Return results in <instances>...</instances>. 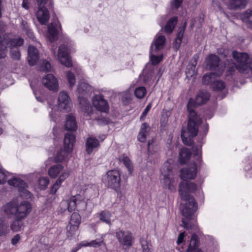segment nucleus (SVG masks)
Returning a JSON list of instances; mask_svg holds the SVG:
<instances>
[{"mask_svg":"<svg viewBox=\"0 0 252 252\" xmlns=\"http://www.w3.org/2000/svg\"><path fill=\"white\" fill-rule=\"evenodd\" d=\"M42 84L51 91L56 92L59 90L58 79L52 74H48L43 78Z\"/></svg>","mask_w":252,"mask_h":252,"instance_id":"18","label":"nucleus"},{"mask_svg":"<svg viewBox=\"0 0 252 252\" xmlns=\"http://www.w3.org/2000/svg\"><path fill=\"white\" fill-rule=\"evenodd\" d=\"M166 42V38L164 35L157 34L150 47V50L160 51L164 47Z\"/></svg>","mask_w":252,"mask_h":252,"instance_id":"20","label":"nucleus"},{"mask_svg":"<svg viewBox=\"0 0 252 252\" xmlns=\"http://www.w3.org/2000/svg\"><path fill=\"white\" fill-rule=\"evenodd\" d=\"M97 191V187L94 184L85 185L81 189V194L87 198L95 194Z\"/></svg>","mask_w":252,"mask_h":252,"instance_id":"24","label":"nucleus"},{"mask_svg":"<svg viewBox=\"0 0 252 252\" xmlns=\"http://www.w3.org/2000/svg\"><path fill=\"white\" fill-rule=\"evenodd\" d=\"M151 107H152V104L151 103H149L146 107L145 109H144L143 112L142 113V114L141 115V119L146 117V116L147 115V113L149 111L150 109L151 108Z\"/></svg>","mask_w":252,"mask_h":252,"instance_id":"61","label":"nucleus"},{"mask_svg":"<svg viewBox=\"0 0 252 252\" xmlns=\"http://www.w3.org/2000/svg\"><path fill=\"white\" fill-rule=\"evenodd\" d=\"M192 152L196 161H191L187 167L181 170L180 177L183 180L194 179L196 175L197 168L201 162V146L193 147Z\"/></svg>","mask_w":252,"mask_h":252,"instance_id":"6","label":"nucleus"},{"mask_svg":"<svg viewBox=\"0 0 252 252\" xmlns=\"http://www.w3.org/2000/svg\"><path fill=\"white\" fill-rule=\"evenodd\" d=\"M120 162H122L127 168L128 172L131 174L133 171V166L129 159L127 157H123L119 158Z\"/></svg>","mask_w":252,"mask_h":252,"instance_id":"46","label":"nucleus"},{"mask_svg":"<svg viewBox=\"0 0 252 252\" xmlns=\"http://www.w3.org/2000/svg\"><path fill=\"white\" fill-rule=\"evenodd\" d=\"M23 42V39L20 37L9 40V48L10 49V55L13 59H20L21 54L18 47L21 46Z\"/></svg>","mask_w":252,"mask_h":252,"instance_id":"16","label":"nucleus"},{"mask_svg":"<svg viewBox=\"0 0 252 252\" xmlns=\"http://www.w3.org/2000/svg\"><path fill=\"white\" fill-rule=\"evenodd\" d=\"M86 199L81 194H77L71 196L68 200H63L60 204L59 212H64L66 209L69 212L77 210L81 211L84 210L87 206Z\"/></svg>","mask_w":252,"mask_h":252,"instance_id":"7","label":"nucleus"},{"mask_svg":"<svg viewBox=\"0 0 252 252\" xmlns=\"http://www.w3.org/2000/svg\"><path fill=\"white\" fill-rule=\"evenodd\" d=\"M61 30V25L59 21L50 24L48 26L47 37L51 42H54L58 39L59 31Z\"/></svg>","mask_w":252,"mask_h":252,"instance_id":"19","label":"nucleus"},{"mask_svg":"<svg viewBox=\"0 0 252 252\" xmlns=\"http://www.w3.org/2000/svg\"><path fill=\"white\" fill-rule=\"evenodd\" d=\"M121 173L118 170L107 171L102 178V181L105 186L117 190L121 186Z\"/></svg>","mask_w":252,"mask_h":252,"instance_id":"9","label":"nucleus"},{"mask_svg":"<svg viewBox=\"0 0 252 252\" xmlns=\"http://www.w3.org/2000/svg\"><path fill=\"white\" fill-rule=\"evenodd\" d=\"M217 73V72H214L204 75L202 77L203 84L210 85L212 87V84L215 81L217 76H218Z\"/></svg>","mask_w":252,"mask_h":252,"instance_id":"35","label":"nucleus"},{"mask_svg":"<svg viewBox=\"0 0 252 252\" xmlns=\"http://www.w3.org/2000/svg\"><path fill=\"white\" fill-rule=\"evenodd\" d=\"M66 78L70 89H72L76 84V80L75 76L71 70L66 72Z\"/></svg>","mask_w":252,"mask_h":252,"instance_id":"43","label":"nucleus"},{"mask_svg":"<svg viewBox=\"0 0 252 252\" xmlns=\"http://www.w3.org/2000/svg\"><path fill=\"white\" fill-rule=\"evenodd\" d=\"M198 244V237L197 236L193 234L191 236V238L190 241V243L189 246V250H191L192 251H196L197 250H200L199 249H196L195 247Z\"/></svg>","mask_w":252,"mask_h":252,"instance_id":"47","label":"nucleus"},{"mask_svg":"<svg viewBox=\"0 0 252 252\" xmlns=\"http://www.w3.org/2000/svg\"><path fill=\"white\" fill-rule=\"evenodd\" d=\"M194 64H189L187 67L186 70V74L187 77L189 79H190L192 77H193L195 75V66L196 64V59L194 61Z\"/></svg>","mask_w":252,"mask_h":252,"instance_id":"42","label":"nucleus"},{"mask_svg":"<svg viewBox=\"0 0 252 252\" xmlns=\"http://www.w3.org/2000/svg\"><path fill=\"white\" fill-rule=\"evenodd\" d=\"M183 0H174L171 3V7L173 9L178 8L181 3H182Z\"/></svg>","mask_w":252,"mask_h":252,"instance_id":"57","label":"nucleus"},{"mask_svg":"<svg viewBox=\"0 0 252 252\" xmlns=\"http://www.w3.org/2000/svg\"><path fill=\"white\" fill-rule=\"evenodd\" d=\"M229 51L228 49L223 48H220L218 49V53L220 55L226 57L228 55Z\"/></svg>","mask_w":252,"mask_h":252,"instance_id":"59","label":"nucleus"},{"mask_svg":"<svg viewBox=\"0 0 252 252\" xmlns=\"http://www.w3.org/2000/svg\"><path fill=\"white\" fill-rule=\"evenodd\" d=\"M245 169L246 171L252 172V156L248 158L245 162Z\"/></svg>","mask_w":252,"mask_h":252,"instance_id":"54","label":"nucleus"},{"mask_svg":"<svg viewBox=\"0 0 252 252\" xmlns=\"http://www.w3.org/2000/svg\"><path fill=\"white\" fill-rule=\"evenodd\" d=\"M160 52L150 50V59L153 64H157L162 60L163 55Z\"/></svg>","mask_w":252,"mask_h":252,"instance_id":"32","label":"nucleus"},{"mask_svg":"<svg viewBox=\"0 0 252 252\" xmlns=\"http://www.w3.org/2000/svg\"><path fill=\"white\" fill-rule=\"evenodd\" d=\"M2 211L7 216H13L15 220L10 224L11 229L14 232H18L24 228L23 220L32 212V206L28 201H20L14 198L2 207Z\"/></svg>","mask_w":252,"mask_h":252,"instance_id":"2","label":"nucleus"},{"mask_svg":"<svg viewBox=\"0 0 252 252\" xmlns=\"http://www.w3.org/2000/svg\"><path fill=\"white\" fill-rule=\"evenodd\" d=\"M206 66L212 71L217 72L218 75L222 74L225 68H227V63L224 65L220 63L219 58L215 55H209L205 60Z\"/></svg>","mask_w":252,"mask_h":252,"instance_id":"10","label":"nucleus"},{"mask_svg":"<svg viewBox=\"0 0 252 252\" xmlns=\"http://www.w3.org/2000/svg\"><path fill=\"white\" fill-rule=\"evenodd\" d=\"M75 141V137L74 134L66 133L64 136L63 148L67 150L68 152H72Z\"/></svg>","mask_w":252,"mask_h":252,"instance_id":"25","label":"nucleus"},{"mask_svg":"<svg viewBox=\"0 0 252 252\" xmlns=\"http://www.w3.org/2000/svg\"><path fill=\"white\" fill-rule=\"evenodd\" d=\"M70 52L69 46L62 44L59 47L57 55L58 60L61 63L67 67H70L72 65L71 57L69 56Z\"/></svg>","mask_w":252,"mask_h":252,"instance_id":"12","label":"nucleus"},{"mask_svg":"<svg viewBox=\"0 0 252 252\" xmlns=\"http://www.w3.org/2000/svg\"><path fill=\"white\" fill-rule=\"evenodd\" d=\"M234 60L236 64L230 63L227 61V68L228 71L231 72L235 68L242 73L248 76L252 75V58L250 59L248 54L245 53L238 52L234 51L232 53Z\"/></svg>","mask_w":252,"mask_h":252,"instance_id":"5","label":"nucleus"},{"mask_svg":"<svg viewBox=\"0 0 252 252\" xmlns=\"http://www.w3.org/2000/svg\"><path fill=\"white\" fill-rule=\"evenodd\" d=\"M9 173L0 167V184H4L8 180Z\"/></svg>","mask_w":252,"mask_h":252,"instance_id":"50","label":"nucleus"},{"mask_svg":"<svg viewBox=\"0 0 252 252\" xmlns=\"http://www.w3.org/2000/svg\"><path fill=\"white\" fill-rule=\"evenodd\" d=\"M225 84L223 81L218 80L217 78L212 84V88L215 91H221L225 88Z\"/></svg>","mask_w":252,"mask_h":252,"instance_id":"44","label":"nucleus"},{"mask_svg":"<svg viewBox=\"0 0 252 252\" xmlns=\"http://www.w3.org/2000/svg\"><path fill=\"white\" fill-rule=\"evenodd\" d=\"M194 104L193 99H189L188 104L187 108L189 111V122L186 130L182 129L181 137L183 143L187 145L191 143V137L195 136L198 133L199 126L201 123V119L195 112L192 107Z\"/></svg>","mask_w":252,"mask_h":252,"instance_id":"3","label":"nucleus"},{"mask_svg":"<svg viewBox=\"0 0 252 252\" xmlns=\"http://www.w3.org/2000/svg\"><path fill=\"white\" fill-rule=\"evenodd\" d=\"M92 104L97 110L106 113L109 111L108 101L101 94H95L92 98Z\"/></svg>","mask_w":252,"mask_h":252,"instance_id":"15","label":"nucleus"},{"mask_svg":"<svg viewBox=\"0 0 252 252\" xmlns=\"http://www.w3.org/2000/svg\"><path fill=\"white\" fill-rule=\"evenodd\" d=\"M175 162L173 159H167L160 169L159 181L163 189L175 192L178 183V178L173 170Z\"/></svg>","mask_w":252,"mask_h":252,"instance_id":"4","label":"nucleus"},{"mask_svg":"<svg viewBox=\"0 0 252 252\" xmlns=\"http://www.w3.org/2000/svg\"><path fill=\"white\" fill-rule=\"evenodd\" d=\"M185 237V232H182L180 233L178 237V240L177 241V244L179 245L184 241V238Z\"/></svg>","mask_w":252,"mask_h":252,"instance_id":"63","label":"nucleus"},{"mask_svg":"<svg viewBox=\"0 0 252 252\" xmlns=\"http://www.w3.org/2000/svg\"><path fill=\"white\" fill-rule=\"evenodd\" d=\"M63 166L61 164H56L51 166L48 169V173L49 176L52 179L57 177L64 170Z\"/></svg>","mask_w":252,"mask_h":252,"instance_id":"28","label":"nucleus"},{"mask_svg":"<svg viewBox=\"0 0 252 252\" xmlns=\"http://www.w3.org/2000/svg\"><path fill=\"white\" fill-rule=\"evenodd\" d=\"M222 1V0H212V6L216 11H220L221 10L220 1Z\"/></svg>","mask_w":252,"mask_h":252,"instance_id":"55","label":"nucleus"},{"mask_svg":"<svg viewBox=\"0 0 252 252\" xmlns=\"http://www.w3.org/2000/svg\"><path fill=\"white\" fill-rule=\"evenodd\" d=\"M146 94V90L143 87H139L134 91V94L138 98H143Z\"/></svg>","mask_w":252,"mask_h":252,"instance_id":"49","label":"nucleus"},{"mask_svg":"<svg viewBox=\"0 0 252 252\" xmlns=\"http://www.w3.org/2000/svg\"><path fill=\"white\" fill-rule=\"evenodd\" d=\"M83 247H91L90 242H88L86 241H82L79 244H78L76 247L79 250Z\"/></svg>","mask_w":252,"mask_h":252,"instance_id":"60","label":"nucleus"},{"mask_svg":"<svg viewBox=\"0 0 252 252\" xmlns=\"http://www.w3.org/2000/svg\"><path fill=\"white\" fill-rule=\"evenodd\" d=\"M81 222V217L77 213H73L67 226V236L71 238L78 233V227Z\"/></svg>","mask_w":252,"mask_h":252,"instance_id":"13","label":"nucleus"},{"mask_svg":"<svg viewBox=\"0 0 252 252\" xmlns=\"http://www.w3.org/2000/svg\"><path fill=\"white\" fill-rule=\"evenodd\" d=\"M116 237L121 245L130 247L133 244L134 238L129 231L120 230L116 232Z\"/></svg>","mask_w":252,"mask_h":252,"instance_id":"14","label":"nucleus"},{"mask_svg":"<svg viewBox=\"0 0 252 252\" xmlns=\"http://www.w3.org/2000/svg\"><path fill=\"white\" fill-rule=\"evenodd\" d=\"M21 27L24 31L27 30L28 28H29L27 22L24 21H22L21 22Z\"/></svg>","mask_w":252,"mask_h":252,"instance_id":"64","label":"nucleus"},{"mask_svg":"<svg viewBox=\"0 0 252 252\" xmlns=\"http://www.w3.org/2000/svg\"><path fill=\"white\" fill-rule=\"evenodd\" d=\"M49 183V180L48 177L40 178L38 180L39 188L41 189H44Z\"/></svg>","mask_w":252,"mask_h":252,"instance_id":"53","label":"nucleus"},{"mask_svg":"<svg viewBox=\"0 0 252 252\" xmlns=\"http://www.w3.org/2000/svg\"><path fill=\"white\" fill-rule=\"evenodd\" d=\"M148 65L146 66V67L143 69L141 76L143 77V79L145 82H148L149 80L152 79L153 75V70H148Z\"/></svg>","mask_w":252,"mask_h":252,"instance_id":"45","label":"nucleus"},{"mask_svg":"<svg viewBox=\"0 0 252 252\" xmlns=\"http://www.w3.org/2000/svg\"><path fill=\"white\" fill-rule=\"evenodd\" d=\"M36 16L38 22L42 25H46L50 18L49 11L44 6L38 7Z\"/></svg>","mask_w":252,"mask_h":252,"instance_id":"21","label":"nucleus"},{"mask_svg":"<svg viewBox=\"0 0 252 252\" xmlns=\"http://www.w3.org/2000/svg\"><path fill=\"white\" fill-rule=\"evenodd\" d=\"M177 22V17H174L170 19L164 27L165 32L168 33H171L174 30Z\"/></svg>","mask_w":252,"mask_h":252,"instance_id":"40","label":"nucleus"},{"mask_svg":"<svg viewBox=\"0 0 252 252\" xmlns=\"http://www.w3.org/2000/svg\"><path fill=\"white\" fill-rule=\"evenodd\" d=\"M186 26V22L185 23L183 27L179 29V32L177 35V37L174 43L175 48H176V50H177L180 46V44L182 42V39L184 34Z\"/></svg>","mask_w":252,"mask_h":252,"instance_id":"36","label":"nucleus"},{"mask_svg":"<svg viewBox=\"0 0 252 252\" xmlns=\"http://www.w3.org/2000/svg\"><path fill=\"white\" fill-rule=\"evenodd\" d=\"M149 126L146 123L142 124L140 131L138 135V139L140 142H145L148 134Z\"/></svg>","mask_w":252,"mask_h":252,"instance_id":"34","label":"nucleus"},{"mask_svg":"<svg viewBox=\"0 0 252 252\" xmlns=\"http://www.w3.org/2000/svg\"><path fill=\"white\" fill-rule=\"evenodd\" d=\"M65 128L67 130L74 131L77 129V123L75 118L72 114H68L66 116L65 124Z\"/></svg>","mask_w":252,"mask_h":252,"instance_id":"29","label":"nucleus"},{"mask_svg":"<svg viewBox=\"0 0 252 252\" xmlns=\"http://www.w3.org/2000/svg\"><path fill=\"white\" fill-rule=\"evenodd\" d=\"M71 99L67 94L64 91L61 92L58 96V107L59 110L69 111L71 106Z\"/></svg>","mask_w":252,"mask_h":252,"instance_id":"17","label":"nucleus"},{"mask_svg":"<svg viewBox=\"0 0 252 252\" xmlns=\"http://www.w3.org/2000/svg\"><path fill=\"white\" fill-rule=\"evenodd\" d=\"M209 94L207 91H200L196 95L195 103L199 105L205 103L209 99Z\"/></svg>","mask_w":252,"mask_h":252,"instance_id":"31","label":"nucleus"},{"mask_svg":"<svg viewBox=\"0 0 252 252\" xmlns=\"http://www.w3.org/2000/svg\"><path fill=\"white\" fill-rule=\"evenodd\" d=\"M51 66L50 63L45 60L40 61L39 69L41 71H49L51 70Z\"/></svg>","mask_w":252,"mask_h":252,"instance_id":"48","label":"nucleus"},{"mask_svg":"<svg viewBox=\"0 0 252 252\" xmlns=\"http://www.w3.org/2000/svg\"><path fill=\"white\" fill-rule=\"evenodd\" d=\"M191 156L190 152L186 148H182L179 154V159L182 164H184L189 158Z\"/></svg>","mask_w":252,"mask_h":252,"instance_id":"37","label":"nucleus"},{"mask_svg":"<svg viewBox=\"0 0 252 252\" xmlns=\"http://www.w3.org/2000/svg\"><path fill=\"white\" fill-rule=\"evenodd\" d=\"M77 91L81 107L85 111H89L91 107L85 96L91 94L93 91V88L85 81L82 80L78 83Z\"/></svg>","mask_w":252,"mask_h":252,"instance_id":"8","label":"nucleus"},{"mask_svg":"<svg viewBox=\"0 0 252 252\" xmlns=\"http://www.w3.org/2000/svg\"><path fill=\"white\" fill-rule=\"evenodd\" d=\"M99 145L98 140L94 137H88L86 142V151L87 154H90L94 148Z\"/></svg>","mask_w":252,"mask_h":252,"instance_id":"26","label":"nucleus"},{"mask_svg":"<svg viewBox=\"0 0 252 252\" xmlns=\"http://www.w3.org/2000/svg\"><path fill=\"white\" fill-rule=\"evenodd\" d=\"M71 152H68L64 148L61 149L55 157L56 162H63L68 159V156Z\"/></svg>","mask_w":252,"mask_h":252,"instance_id":"33","label":"nucleus"},{"mask_svg":"<svg viewBox=\"0 0 252 252\" xmlns=\"http://www.w3.org/2000/svg\"><path fill=\"white\" fill-rule=\"evenodd\" d=\"M120 96L122 101L125 104L128 103L131 101L132 97L130 89L129 88L126 90L121 93Z\"/></svg>","mask_w":252,"mask_h":252,"instance_id":"41","label":"nucleus"},{"mask_svg":"<svg viewBox=\"0 0 252 252\" xmlns=\"http://www.w3.org/2000/svg\"><path fill=\"white\" fill-rule=\"evenodd\" d=\"M8 230V224L3 220L0 219V236L6 234Z\"/></svg>","mask_w":252,"mask_h":252,"instance_id":"52","label":"nucleus"},{"mask_svg":"<svg viewBox=\"0 0 252 252\" xmlns=\"http://www.w3.org/2000/svg\"><path fill=\"white\" fill-rule=\"evenodd\" d=\"M7 180L8 183L10 186L16 187L18 189V190L21 196L27 198L31 197V193L27 189L28 188L27 184L20 177L13 176L11 179Z\"/></svg>","mask_w":252,"mask_h":252,"instance_id":"11","label":"nucleus"},{"mask_svg":"<svg viewBox=\"0 0 252 252\" xmlns=\"http://www.w3.org/2000/svg\"><path fill=\"white\" fill-rule=\"evenodd\" d=\"M103 240L102 238H99V239H97L96 240H93L90 242L91 247H94V248L98 247L101 246L103 244Z\"/></svg>","mask_w":252,"mask_h":252,"instance_id":"56","label":"nucleus"},{"mask_svg":"<svg viewBox=\"0 0 252 252\" xmlns=\"http://www.w3.org/2000/svg\"><path fill=\"white\" fill-rule=\"evenodd\" d=\"M179 193L182 200L180 208L184 217L182 219L183 226L186 229H196L195 212L197 209V203L189 193L195 192L198 186L193 182L184 181L179 184Z\"/></svg>","mask_w":252,"mask_h":252,"instance_id":"1","label":"nucleus"},{"mask_svg":"<svg viewBox=\"0 0 252 252\" xmlns=\"http://www.w3.org/2000/svg\"><path fill=\"white\" fill-rule=\"evenodd\" d=\"M242 19L244 22L252 23V9L246 11L242 15Z\"/></svg>","mask_w":252,"mask_h":252,"instance_id":"51","label":"nucleus"},{"mask_svg":"<svg viewBox=\"0 0 252 252\" xmlns=\"http://www.w3.org/2000/svg\"><path fill=\"white\" fill-rule=\"evenodd\" d=\"M9 40L3 39L1 44H0V59H2L6 56L7 48H9Z\"/></svg>","mask_w":252,"mask_h":252,"instance_id":"38","label":"nucleus"},{"mask_svg":"<svg viewBox=\"0 0 252 252\" xmlns=\"http://www.w3.org/2000/svg\"><path fill=\"white\" fill-rule=\"evenodd\" d=\"M20 236L19 234H16L11 240L12 245H16L20 240Z\"/></svg>","mask_w":252,"mask_h":252,"instance_id":"62","label":"nucleus"},{"mask_svg":"<svg viewBox=\"0 0 252 252\" xmlns=\"http://www.w3.org/2000/svg\"><path fill=\"white\" fill-rule=\"evenodd\" d=\"M142 252H153L151 242L147 237L142 236L140 239Z\"/></svg>","mask_w":252,"mask_h":252,"instance_id":"30","label":"nucleus"},{"mask_svg":"<svg viewBox=\"0 0 252 252\" xmlns=\"http://www.w3.org/2000/svg\"><path fill=\"white\" fill-rule=\"evenodd\" d=\"M28 61L30 65H34L39 59V52L36 47L30 45L28 48Z\"/></svg>","mask_w":252,"mask_h":252,"instance_id":"22","label":"nucleus"},{"mask_svg":"<svg viewBox=\"0 0 252 252\" xmlns=\"http://www.w3.org/2000/svg\"><path fill=\"white\" fill-rule=\"evenodd\" d=\"M226 3L229 9L235 10L245 8L247 1L246 0H230Z\"/></svg>","mask_w":252,"mask_h":252,"instance_id":"27","label":"nucleus"},{"mask_svg":"<svg viewBox=\"0 0 252 252\" xmlns=\"http://www.w3.org/2000/svg\"><path fill=\"white\" fill-rule=\"evenodd\" d=\"M100 220L108 224H111V214L109 211H103L97 214Z\"/></svg>","mask_w":252,"mask_h":252,"instance_id":"39","label":"nucleus"},{"mask_svg":"<svg viewBox=\"0 0 252 252\" xmlns=\"http://www.w3.org/2000/svg\"><path fill=\"white\" fill-rule=\"evenodd\" d=\"M68 176L69 172L68 171H63L55 184L51 187L50 193L53 194H55L58 189L61 186L62 183L68 177Z\"/></svg>","mask_w":252,"mask_h":252,"instance_id":"23","label":"nucleus"},{"mask_svg":"<svg viewBox=\"0 0 252 252\" xmlns=\"http://www.w3.org/2000/svg\"><path fill=\"white\" fill-rule=\"evenodd\" d=\"M38 7L42 6V5H45L49 3V4L52 5L53 3L52 0H36Z\"/></svg>","mask_w":252,"mask_h":252,"instance_id":"58","label":"nucleus"}]
</instances>
